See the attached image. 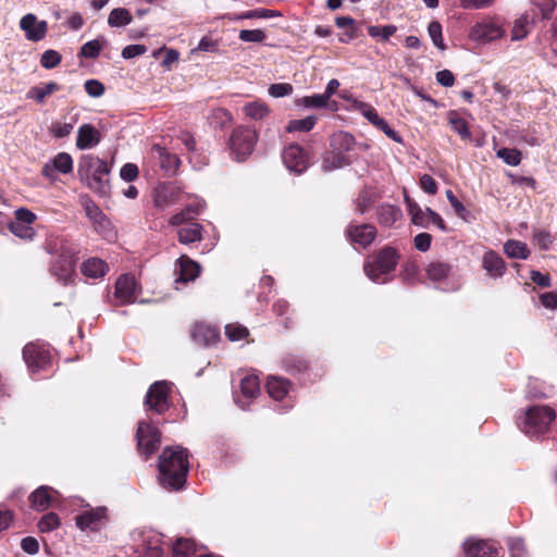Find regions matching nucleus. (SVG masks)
Returning a JSON list of instances; mask_svg holds the SVG:
<instances>
[{"label": "nucleus", "mask_w": 557, "mask_h": 557, "mask_svg": "<svg viewBox=\"0 0 557 557\" xmlns=\"http://www.w3.org/2000/svg\"><path fill=\"white\" fill-rule=\"evenodd\" d=\"M556 419V411L547 405H536L528 408L518 420L519 429L531 437L545 434Z\"/></svg>", "instance_id": "4"}, {"label": "nucleus", "mask_w": 557, "mask_h": 557, "mask_svg": "<svg viewBox=\"0 0 557 557\" xmlns=\"http://www.w3.org/2000/svg\"><path fill=\"white\" fill-rule=\"evenodd\" d=\"M505 29L493 21L476 23L470 30L469 37L478 42H490L504 36Z\"/></svg>", "instance_id": "16"}, {"label": "nucleus", "mask_w": 557, "mask_h": 557, "mask_svg": "<svg viewBox=\"0 0 557 557\" xmlns=\"http://www.w3.org/2000/svg\"><path fill=\"white\" fill-rule=\"evenodd\" d=\"M265 37L261 29H243L238 35V38L244 42H262Z\"/></svg>", "instance_id": "58"}, {"label": "nucleus", "mask_w": 557, "mask_h": 557, "mask_svg": "<svg viewBox=\"0 0 557 557\" xmlns=\"http://www.w3.org/2000/svg\"><path fill=\"white\" fill-rule=\"evenodd\" d=\"M283 162L286 168L295 173H302L309 166V157L307 152L297 144H292L283 150Z\"/></svg>", "instance_id": "13"}, {"label": "nucleus", "mask_w": 557, "mask_h": 557, "mask_svg": "<svg viewBox=\"0 0 557 557\" xmlns=\"http://www.w3.org/2000/svg\"><path fill=\"white\" fill-rule=\"evenodd\" d=\"M397 30V27L395 25H384V26H369L368 27V34L373 38H381L384 41H387L391 36H393Z\"/></svg>", "instance_id": "47"}, {"label": "nucleus", "mask_w": 557, "mask_h": 557, "mask_svg": "<svg viewBox=\"0 0 557 557\" xmlns=\"http://www.w3.org/2000/svg\"><path fill=\"white\" fill-rule=\"evenodd\" d=\"M79 180L92 191L100 196L110 193V168L108 163L92 154H85L77 165Z\"/></svg>", "instance_id": "2"}, {"label": "nucleus", "mask_w": 557, "mask_h": 557, "mask_svg": "<svg viewBox=\"0 0 557 557\" xmlns=\"http://www.w3.org/2000/svg\"><path fill=\"white\" fill-rule=\"evenodd\" d=\"M61 60L62 57L58 51L49 49L41 54L40 65L44 69L51 70L57 67L61 63Z\"/></svg>", "instance_id": "51"}, {"label": "nucleus", "mask_w": 557, "mask_h": 557, "mask_svg": "<svg viewBox=\"0 0 557 557\" xmlns=\"http://www.w3.org/2000/svg\"><path fill=\"white\" fill-rule=\"evenodd\" d=\"M203 207H205V203L201 200H198L197 202L189 203L182 211L172 215L169 223L173 226H177L187 221H190L194 218H196L198 214H200Z\"/></svg>", "instance_id": "28"}, {"label": "nucleus", "mask_w": 557, "mask_h": 557, "mask_svg": "<svg viewBox=\"0 0 557 557\" xmlns=\"http://www.w3.org/2000/svg\"><path fill=\"white\" fill-rule=\"evenodd\" d=\"M332 145L336 150L339 151H349L355 145V139L348 133L339 132L333 135Z\"/></svg>", "instance_id": "46"}, {"label": "nucleus", "mask_w": 557, "mask_h": 557, "mask_svg": "<svg viewBox=\"0 0 557 557\" xmlns=\"http://www.w3.org/2000/svg\"><path fill=\"white\" fill-rule=\"evenodd\" d=\"M508 547L510 550V557H523L525 553L524 543L521 539H509Z\"/></svg>", "instance_id": "64"}, {"label": "nucleus", "mask_w": 557, "mask_h": 557, "mask_svg": "<svg viewBox=\"0 0 557 557\" xmlns=\"http://www.w3.org/2000/svg\"><path fill=\"white\" fill-rule=\"evenodd\" d=\"M152 151L158 153L159 158L161 159V164L163 168H176L180 163V160L176 158V156L170 154L164 148H162L159 145H154L152 147Z\"/></svg>", "instance_id": "52"}, {"label": "nucleus", "mask_w": 557, "mask_h": 557, "mask_svg": "<svg viewBox=\"0 0 557 557\" xmlns=\"http://www.w3.org/2000/svg\"><path fill=\"white\" fill-rule=\"evenodd\" d=\"M556 8L555 0H532L530 14H535L536 20L549 18Z\"/></svg>", "instance_id": "39"}, {"label": "nucleus", "mask_w": 557, "mask_h": 557, "mask_svg": "<svg viewBox=\"0 0 557 557\" xmlns=\"http://www.w3.org/2000/svg\"><path fill=\"white\" fill-rule=\"evenodd\" d=\"M225 334L230 341L236 342L247 337L248 330L240 324L231 323L225 326Z\"/></svg>", "instance_id": "54"}, {"label": "nucleus", "mask_w": 557, "mask_h": 557, "mask_svg": "<svg viewBox=\"0 0 557 557\" xmlns=\"http://www.w3.org/2000/svg\"><path fill=\"white\" fill-rule=\"evenodd\" d=\"M84 87L86 92L92 98L101 97L104 94L103 84L97 79L86 81Z\"/></svg>", "instance_id": "61"}, {"label": "nucleus", "mask_w": 557, "mask_h": 557, "mask_svg": "<svg viewBox=\"0 0 557 557\" xmlns=\"http://www.w3.org/2000/svg\"><path fill=\"white\" fill-rule=\"evenodd\" d=\"M60 518L54 512L44 515L37 523L38 530L42 533L51 532L60 527Z\"/></svg>", "instance_id": "44"}, {"label": "nucleus", "mask_w": 557, "mask_h": 557, "mask_svg": "<svg viewBox=\"0 0 557 557\" xmlns=\"http://www.w3.org/2000/svg\"><path fill=\"white\" fill-rule=\"evenodd\" d=\"M428 33L434 46L441 50H445L446 46L443 40L441 23L432 21L428 26Z\"/></svg>", "instance_id": "50"}, {"label": "nucleus", "mask_w": 557, "mask_h": 557, "mask_svg": "<svg viewBox=\"0 0 557 557\" xmlns=\"http://www.w3.org/2000/svg\"><path fill=\"white\" fill-rule=\"evenodd\" d=\"M352 107L355 110L359 111L373 126L381 119L376 110L370 103L355 99L352 101Z\"/></svg>", "instance_id": "43"}, {"label": "nucleus", "mask_w": 557, "mask_h": 557, "mask_svg": "<svg viewBox=\"0 0 557 557\" xmlns=\"http://www.w3.org/2000/svg\"><path fill=\"white\" fill-rule=\"evenodd\" d=\"M449 124L454 132H456L461 138L468 139L471 136L467 122L459 116H450Z\"/></svg>", "instance_id": "55"}, {"label": "nucleus", "mask_w": 557, "mask_h": 557, "mask_svg": "<svg viewBox=\"0 0 557 557\" xmlns=\"http://www.w3.org/2000/svg\"><path fill=\"white\" fill-rule=\"evenodd\" d=\"M171 386L166 381L154 382L148 389L145 397V406L158 414L169 409V394Z\"/></svg>", "instance_id": "9"}, {"label": "nucleus", "mask_w": 557, "mask_h": 557, "mask_svg": "<svg viewBox=\"0 0 557 557\" xmlns=\"http://www.w3.org/2000/svg\"><path fill=\"white\" fill-rule=\"evenodd\" d=\"M348 239L363 248L370 246L376 237V228L371 224H349L346 228Z\"/></svg>", "instance_id": "19"}, {"label": "nucleus", "mask_w": 557, "mask_h": 557, "mask_svg": "<svg viewBox=\"0 0 557 557\" xmlns=\"http://www.w3.org/2000/svg\"><path fill=\"white\" fill-rule=\"evenodd\" d=\"M83 511L75 516V525L81 531L98 532L108 522V509L104 506L91 507L83 504Z\"/></svg>", "instance_id": "6"}, {"label": "nucleus", "mask_w": 557, "mask_h": 557, "mask_svg": "<svg viewBox=\"0 0 557 557\" xmlns=\"http://www.w3.org/2000/svg\"><path fill=\"white\" fill-rule=\"evenodd\" d=\"M36 215L26 208H18L14 212V220L10 222L9 230L22 239H33L35 231L32 224L35 222Z\"/></svg>", "instance_id": "10"}, {"label": "nucleus", "mask_w": 557, "mask_h": 557, "mask_svg": "<svg viewBox=\"0 0 557 557\" xmlns=\"http://www.w3.org/2000/svg\"><path fill=\"white\" fill-rule=\"evenodd\" d=\"M278 15H281V14L276 11H272V10H268V9H256V10L246 11L238 15H234V17H230V20L236 21V20H244V18H268V17H273V16H278Z\"/></svg>", "instance_id": "48"}, {"label": "nucleus", "mask_w": 557, "mask_h": 557, "mask_svg": "<svg viewBox=\"0 0 557 557\" xmlns=\"http://www.w3.org/2000/svg\"><path fill=\"white\" fill-rule=\"evenodd\" d=\"M496 156L511 166H517L521 162V152L516 148L498 149Z\"/></svg>", "instance_id": "45"}, {"label": "nucleus", "mask_w": 557, "mask_h": 557, "mask_svg": "<svg viewBox=\"0 0 557 557\" xmlns=\"http://www.w3.org/2000/svg\"><path fill=\"white\" fill-rule=\"evenodd\" d=\"M46 250L57 256L50 268L51 273L59 282L69 284L75 271L77 248L65 239L54 238L47 243Z\"/></svg>", "instance_id": "3"}, {"label": "nucleus", "mask_w": 557, "mask_h": 557, "mask_svg": "<svg viewBox=\"0 0 557 557\" xmlns=\"http://www.w3.org/2000/svg\"><path fill=\"white\" fill-rule=\"evenodd\" d=\"M178 277L176 278V283L183 282L187 283L190 281H194L196 277H198L200 273V265L189 259L186 256H182L178 260Z\"/></svg>", "instance_id": "27"}, {"label": "nucleus", "mask_w": 557, "mask_h": 557, "mask_svg": "<svg viewBox=\"0 0 557 557\" xmlns=\"http://www.w3.org/2000/svg\"><path fill=\"white\" fill-rule=\"evenodd\" d=\"M242 396L251 399L260 393V382L257 375H246L240 381Z\"/></svg>", "instance_id": "40"}, {"label": "nucleus", "mask_w": 557, "mask_h": 557, "mask_svg": "<svg viewBox=\"0 0 557 557\" xmlns=\"http://www.w3.org/2000/svg\"><path fill=\"white\" fill-rule=\"evenodd\" d=\"M349 164L348 158L339 150L325 152L322 158L321 168L325 172L342 169Z\"/></svg>", "instance_id": "29"}, {"label": "nucleus", "mask_w": 557, "mask_h": 557, "mask_svg": "<svg viewBox=\"0 0 557 557\" xmlns=\"http://www.w3.org/2000/svg\"><path fill=\"white\" fill-rule=\"evenodd\" d=\"M220 333L216 327L205 324H195L191 331L193 341L200 346H210L219 339Z\"/></svg>", "instance_id": "22"}, {"label": "nucleus", "mask_w": 557, "mask_h": 557, "mask_svg": "<svg viewBox=\"0 0 557 557\" xmlns=\"http://www.w3.org/2000/svg\"><path fill=\"white\" fill-rule=\"evenodd\" d=\"M73 170V159L67 152H59L41 170L45 177L55 181L57 173L69 174Z\"/></svg>", "instance_id": "18"}, {"label": "nucleus", "mask_w": 557, "mask_h": 557, "mask_svg": "<svg viewBox=\"0 0 557 557\" xmlns=\"http://www.w3.org/2000/svg\"><path fill=\"white\" fill-rule=\"evenodd\" d=\"M174 557H190L196 552V543L191 539H177L173 544Z\"/></svg>", "instance_id": "41"}, {"label": "nucleus", "mask_w": 557, "mask_h": 557, "mask_svg": "<svg viewBox=\"0 0 557 557\" xmlns=\"http://www.w3.org/2000/svg\"><path fill=\"white\" fill-rule=\"evenodd\" d=\"M432 236L429 233H420L414 236V248L419 251L425 252L430 249Z\"/></svg>", "instance_id": "63"}, {"label": "nucleus", "mask_w": 557, "mask_h": 557, "mask_svg": "<svg viewBox=\"0 0 557 557\" xmlns=\"http://www.w3.org/2000/svg\"><path fill=\"white\" fill-rule=\"evenodd\" d=\"M138 166L134 163H126L120 170V176L125 182H133L138 177Z\"/></svg>", "instance_id": "62"}, {"label": "nucleus", "mask_w": 557, "mask_h": 557, "mask_svg": "<svg viewBox=\"0 0 557 557\" xmlns=\"http://www.w3.org/2000/svg\"><path fill=\"white\" fill-rule=\"evenodd\" d=\"M294 88L288 83H275L270 85L268 92L273 98H282L292 95Z\"/></svg>", "instance_id": "57"}, {"label": "nucleus", "mask_w": 557, "mask_h": 557, "mask_svg": "<svg viewBox=\"0 0 557 557\" xmlns=\"http://www.w3.org/2000/svg\"><path fill=\"white\" fill-rule=\"evenodd\" d=\"M136 438L139 451L145 454L147 459L157 450L160 443V433L149 423L139 422Z\"/></svg>", "instance_id": "11"}, {"label": "nucleus", "mask_w": 557, "mask_h": 557, "mask_svg": "<svg viewBox=\"0 0 557 557\" xmlns=\"http://www.w3.org/2000/svg\"><path fill=\"white\" fill-rule=\"evenodd\" d=\"M81 202L95 230L102 235H109L111 223L101 209L88 196H83Z\"/></svg>", "instance_id": "15"}, {"label": "nucleus", "mask_w": 557, "mask_h": 557, "mask_svg": "<svg viewBox=\"0 0 557 557\" xmlns=\"http://www.w3.org/2000/svg\"><path fill=\"white\" fill-rule=\"evenodd\" d=\"M377 221L384 226L393 225L401 215V211L393 205H381L376 209Z\"/></svg>", "instance_id": "34"}, {"label": "nucleus", "mask_w": 557, "mask_h": 557, "mask_svg": "<svg viewBox=\"0 0 557 557\" xmlns=\"http://www.w3.org/2000/svg\"><path fill=\"white\" fill-rule=\"evenodd\" d=\"M108 270V264L99 258H90L82 264V273L90 278L102 277Z\"/></svg>", "instance_id": "31"}, {"label": "nucleus", "mask_w": 557, "mask_h": 557, "mask_svg": "<svg viewBox=\"0 0 557 557\" xmlns=\"http://www.w3.org/2000/svg\"><path fill=\"white\" fill-rule=\"evenodd\" d=\"M536 21L535 14H530V12L524 13L519 18L515 21L511 38L512 40H520L524 38L528 33L530 25H532Z\"/></svg>", "instance_id": "32"}, {"label": "nucleus", "mask_w": 557, "mask_h": 557, "mask_svg": "<svg viewBox=\"0 0 557 557\" xmlns=\"http://www.w3.org/2000/svg\"><path fill=\"white\" fill-rule=\"evenodd\" d=\"M257 133L250 127L239 126L230 138V149L237 161L246 159L253 151Z\"/></svg>", "instance_id": "7"}, {"label": "nucleus", "mask_w": 557, "mask_h": 557, "mask_svg": "<svg viewBox=\"0 0 557 557\" xmlns=\"http://www.w3.org/2000/svg\"><path fill=\"white\" fill-rule=\"evenodd\" d=\"M132 22L131 13L123 8L113 9L108 17V24L112 27L127 25Z\"/></svg>", "instance_id": "42"}, {"label": "nucleus", "mask_w": 557, "mask_h": 557, "mask_svg": "<svg viewBox=\"0 0 557 557\" xmlns=\"http://www.w3.org/2000/svg\"><path fill=\"white\" fill-rule=\"evenodd\" d=\"M533 240L543 250H547L553 244V237L546 231H534Z\"/></svg>", "instance_id": "60"}, {"label": "nucleus", "mask_w": 557, "mask_h": 557, "mask_svg": "<svg viewBox=\"0 0 557 557\" xmlns=\"http://www.w3.org/2000/svg\"><path fill=\"white\" fill-rule=\"evenodd\" d=\"M451 265L443 261H433L426 268L428 277L433 282H442L451 274Z\"/></svg>", "instance_id": "33"}, {"label": "nucleus", "mask_w": 557, "mask_h": 557, "mask_svg": "<svg viewBox=\"0 0 557 557\" xmlns=\"http://www.w3.org/2000/svg\"><path fill=\"white\" fill-rule=\"evenodd\" d=\"M243 112L246 116H248L251 120H262L270 113V109L268 104L260 100H255L251 102L246 103L243 107Z\"/></svg>", "instance_id": "38"}, {"label": "nucleus", "mask_w": 557, "mask_h": 557, "mask_svg": "<svg viewBox=\"0 0 557 557\" xmlns=\"http://www.w3.org/2000/svg\"><path fill=\"white\" fill-rule=\"evenodd\" d=\"M329 98L323 94H317L304 97L301 103L307 108H323L326 106Z\"/></svg>", "instance_id": "59"}, {"label": "nucleus", "mask_w": 557, "mask_h": 557, "mask_svg": "<svg viewBox=\"0 0 557 557\" xmlns=\"http://www.w3.org/2000/svg\"><path fill=\"white\" fill-rule=\"evenodd\" d=\"M100 139V133L95 126L83 124L77 132L76 147L81 150L89 149L97 146Z\"/></svg>", "instance_id": "24"}, {"label": "nucleus", "mask_w": 557, "mask_h": 557, "mask_svg": "<svg viewBox=\"0 0 557 557\" xmlns=\"http://www.w3.org/2000/svg\"><path fill=\"white\" fill-rule=\"evenodd\" d=\"M482 267L491 277H502L506 272V264L503 258L493 250L484 253Z\"/></svg>", "instance_id": "25"}, {"label": "nucleus", "mask_w": 557, "mask_h": 557, "mask_svg": "<svg viewBox=\"0 0 557 557\" xmlns=\"http://www.w3.org/2000/svg\"><path fill=\"white\" fill-rule=\"evenodd\" d=\"M114 295L120 305L134 302L136 299V281L134 276L124 274L119 277Z\"/></svg>", "instance_id": "21"}, {"label": "nucleus", "mask_w": 557, "mask_h": 557, "mask_svg": "<svg viewBox=\"0 0 557 557\" xmlns=\"http://www.w3.org/2000/svg\"><path fill=\"white\" fill-rule=\"evenodd\" d=\"M465 557H496L497 550L486 541L468 540L465 543Z\"/></svg>", "instance_id": "23"}, {"label": "nucleus", "mask_w": 557, "mask_h": 557, "mask_svg": "<svg viewBox=\"0 0 557 557\" xmlns=\"http://www.w3.org/2000/svg\"><path fill=\"white\" fill-rule=\"evenodd\" d=\"M102 44L99 39L90 40L83 45L79 51V57L95 59L99 55Z\"/></svg>", "instance_id": "53"}, {"label": "nucleus", "mask_w": 557, "mask_h": 557, "mask_svg": "<svg viewBox=\"0 0 557 557\" xmlns=\"http://www.w3.org/2000/svg\"><path fill=\"white\" fill-rule=\"evenodd\" d=\"M398 258L394 248L385 247L375 257L367 260L364 273L374 283H386L389 280V274L396 269Z\"/></svg>", "instance_id": "5"}, {"label": "nucleus", "mask_w": 557, "mask_h": 557, "mask_svg": "<svg viewBox=\"0 0 557 557\" xmlns=\"http://www.w3.org/2000/svg\"><path fill=\"white\" fill-rule=\"evenodd\" d=\"M288 387L289 382L282 377L272 376L267 382L269 396L275 400L283 399L288 392Z\"/></svg>", "instance_id": "35"}, {"label": "nucleus", "mask_w": 557, "mask_h": 557, "mask_svg": "<svg viewBox=\"0 0 557 557\" xmlns=\"http://www.w3.org/2000/svg\"><path fill=\"white\" fill-rule=\"evenodd\" d=\"M159 481L169 490H180L186 482L188 453L181 446L166 447L159 457Z\"/></svg>", "instance_id": "1"}, {"label": "nucleus", "mask_w": 557, "mask_h": 557, "mask_svg": "<svg viewBox=\"0 0 557 557\" xmlns=\"http://www.w3.org/2000/svg\"><path fill=\"white\" fill-rule=\"evenodd\" d=\"M75 122H76L75 120L73 122H70V123L54 122L50 126V133L55 138H64V137L69 136L72 133V131L74 128V125H75Z\"/></svg>", "instance_id": "56"}, {"label": "nucleus", "mask_w": 557, "mask_h": 557, "mask_svg": "<svg viewBox=\"0 0 557 557\" xmlns=\"http://www.w3.org/2000/svg\"><path fill=\"white\" fill-rule=\"evenodd\" d=\"M405 202L407 205L408 213L411 216V222L416 226L423 228L430 227L434 224L437 228L443 232H447L446 224L438 213L431 208L422 209L416 201L405 195Z\"/></svg>", "instance_id": "8"}, {"label": "nucleus", "mask_w": 557, "mask_h": 557, "mask_svg": "<svg viewBox=\"0 0 557 557\" xmlns=\"http://www.w3.org/2000/svg\"><path fill=\"white\" fill-rule=\"evenodd\" d=\"M23 358L32 372L45 369L50 361V355L45 346L29 343L23 349Z\"/></svg>", "instance_id": "14"}, {"label": "nucleus", "mask_w": 557, "mask_h": 557, "mask_svg": "<svg viewBox=\"0 0 557 557\" xmlns=\"http://www.w3.org/2000/svg\"><path fill=\"white\" fill-rule=\"evenodd\" d=\"M178 242L187 245L202 239V226L199 223H188L177 231Z\"/></svg>", "instance_id": "30"}, {"label": "nucleus", "mask_w": 557, "mask_h": 557, "mask_svg": "<svg viewBox=\"0 0 557 557\" xmlns=\"http://www.w3.org/2000/svg\"><path fill=\"white\" fill-rule=\"evenodd\" d=\"M20 28L24 32L27 40L36 42L46 37L48 24L46 21H38L35 14L27 13L20 20Z\"/></svg>", "instance_id": "17"}, {"label": "nucleus", "mask_w": 557, "mask_h": 557, "mask_svg": "<svg viewBox=\"0 0 557 557\" xmlns=\"http://www.w3.org/2000/svg\"><path fill=\"white\" fill-rule=\"evenodd\" d=\"M183 198L182 190L172 184H160L153 189L152 194L153 205L160 210H165L182 202Z\"/></svg>", "instance_id": "12"}, {"label": "nucleus", "mask_w": 557, "mask_h": 557, "mask_svg": "<svg viewBox=\"0 0 557 557\" xmlns=\"http://www.w3.org/2000/svg\"><path fill=\"white\" fill-rule=\"evenodd\" d=\"M317 119L314 116H307L300 120H292L287 125V132H309L313 128Z\"/></svg>", "instance_id": "49"}, {"label": "nucleus", "mask_w": 557, "mask_h": 557, "mask_svg": "<svg viewBox=\"0 0 557 557\" xmlns=\"http://www.w3.org/2000/svg\"><path fill=\"white\" fill-rule=\"evenodd\" d=\"M54 491L48 486H39L29 495L32 507L37 511L48 509L54 502Z\"/></svg>", "instance_id": "26"}, {"label": "nucleus", "mask_w": 557, "mask_h": 557, "mask_svg": "<svg viewBox=\"0 0 557 557\" xmlns=\"http://www.w3.org/2000/svg\"><path fill=\"white\" fill-rule=\"evenodd\" d=\"M136 550L144 557H162V549L159 546L158 535L135 532L133 534Z\"/></svg>", "instance_id": "20"}, {"label": "nucleus", "mask_w": 557, "mask_h": 557, "mask_svg": "<svg viewBox=\"0 0 557 557\" xmlns=\"http://www.w3.org/2000/svg\"><path fill=\"white\" fill-rule=\"evenodd\" d=\"M60 89V86L54 82H49L45 84L44 86H34L32 87L27 94V99H34L38 103H42L45 101V98L47 96H50L54 91H58Z\"/></svg>", "instance_id": "37"}, {"label": "nucleus", "mask_w": 557, "mask_h": 557, "mask_svg": "<svg viewBox=\"0 0 557 557\" xmlns=\"http://www.w3.org/2000/svg\"><path fill=\"white\" fill-rule=\"evenodd\" d=\"M504 252L508 258L522 260L527 259L530 255L527 244L516 239H509L504 244Z\"/></svg>", "instance_id": "36"}]
</instances>
